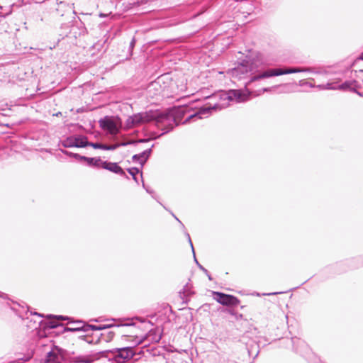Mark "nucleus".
I'll return each instance as SVG.
<instances>
[{
  "label": "nucleus",
  "mask_w": 363,
  "mask_h": 363,
  "mask_svg": "<svg viewBox=\"0 0 363 363\" xmlns=\"http://www.w3.org/2000/svg\"><path fill=\"white\" fill-rule=\"evenodd\" d=\"M232 77L238 80L248 79L245 82V86L250 85L252 82L272 77L283 74L313 72L311 67H284L274 69H259L257 62L252 60H244L237 67L229 71Z\"/></svg>",
  "instance_id": "obj_1"
},
{
  "label": "nucleus",
  "mask_w": 363,
  "mask_h": 363,
  "mask_svg": "<svg viewBox=\"0 0 363 363\" xmlns=\"http://www.w3.org/2000/svg\"><path fill=\"white\" fill-rule=\"evenodd\" d=\"M169 115L167 113L157 111H149L130 116L127 120V125L128 126H137L152 121H155L158 125L169 120Z\"/></svg>",
  "instance_id": "obj_2"
},
{
  "label": "nucleus",
  "mask_w": 363,
  "mask_h": 363,
  "mask_svg": "<svg viewBox=\"0 0 363 363\" xmlns=\"http://www.w3.org/2000/svg\"><path fill=\"white\" fill-rule=\"evenodd\" d=\"M99 353L101 357L112 359L116 363H124L132 359L135 355L133 349L130 347L104 350Z\"/></svg>",
  "instance_id": "obj_3"
},
{
  "label": "nucleus",
  "mask_w": 363,
  "mask_h": 363,
  "mask_svg": "<svg viewBox=\"0 0 363 363\" xmlns=\"http://www.w3.org/2000/svg\"><path fill=\"white\" fill-rule=\"evenodd\" d=\"M72 25L69 26L68 23H62L60 26V29H69V32H65L62 35L65 36L68 35V33L72 34L73 36L77 38L79 36L84 35L87 33L86 28L85 27L84 23L82 21L79 17L75 16L72 17Z\"/></svg>",
  "instance_id": "obj_4"
},
{
  "label": "nucleus",
  "mask_w": 363,
  "mask_h": 363,
  "mask_svg": "<svg viewBox=\"0 0 363 363\" xmlns=\"http://www.w3.org/2000/svg\"><path fill=\"white\" fill-rule=\"evenodd\" d=\"M80 324H82L80 327L77 328H65V331H69V332H84V333H89V332H93V331H100L103 330L107 328H111L112 327H120V326H129L133 325V324H121V325H114V324H107V325H91L88 323H85L84 322H78Z\"/></svg>",
  "instance_id": "obj_5"
},
{
  "label": "nucleus",
  "mask_w": 363,
  "mask_h": 363,
  "mask_svg": "<svg viewBox=\"0 0 363 363\" xmlns=\"http://www.w3.org/2000/svg\"><path fill=\"white\" fill-rule=\"evenodd\" d=\"M64 147H85L89 145L86 136L77 135L67 137L61 142Z\"/></svg>",
  "instance_id": "obj_6"
},
{
  "label": "nucleus",
  "mask_w": 363,
  "mask_h": 363,
  "mask_svg": "<svg viewBox=\"0 0 363 363\" xmlns=\"http://www.w3.org/2000/svg\"><path fill=\"white\" fill-rule=\"evenodd\" d=\"M213 298L223 306H236L240 303V300L230 294H225L222 292L213 291Z\"/></svg>",
  "instance_id": "obj_7"
},
{
  "label": "nucleus",
  "mask_w": 363,
  "mask_h": 363,
  "mask_svg": "<svg viewBox=\"0 0 363 363\" xmlns=\"http://www.w3.org/2000/svg\"><path fill=\"white\" fill-rule=\"evenodd\" d=\"M225 95V99L230 101L243 102L249 99L250 92L247 89H230Z\"/></svg>",
  "instance_id": "obj_8"
},
{
  "label": "nucleus",
  "mask_w": 363,
  "mask_h": 363,
  "mask_svg": "<svg viewBox=\"0 0 363 363\" xmlns=\"http://www.w3.org/2000/svg\"><path fill=\"white\" fill-rule=\"evenodd\" d=\"M150 139H140L137 141H130L128 143H122L114 144L111 145H104L99 143H89L90 147H92L94 149H101L104 150H114L120 146H125L129 144L138 143H145L149 141Z\"/></svg>",
  "instance_id": "obj_9"
},
{
  "label": "nucleus",
  "mask_w": 363,
  "mask_h": 363,
  "mask_svg": "<svg viewBox=\"0 0 363 363\" xmlns=\"http://www.w3.org/2000/svg\"><path fill=\"white\" fill-rule=\"evenodd\" d=\"M218 108V105L217 104H215L214 106L201 107L197 112L188 116L184 121V123H186L192 119L196 120L206 118L209 116L212 110L217 109Z\"/></svg>",
  "instance_id": "obj_10"
},
{
  "label": "nucleus",
  "mask_w": 363,
  "mask_h": 363,
  "mask_svg": "<svg viewBox=\"0 0 363 363\" xmlns=\"http://www.w3.org/2000/svg\"><path fill=\"white\" fill-rule=\"evenodd\" d=\"M65 350L55 346L46 357V363H61L65 359Z\"/></svg>",
  "instance_id": "obj_11"
},
{
  "label": "nucleus",
  "mask_w": 363,
  "mask_h": 363,
  "mask_svg": "<svg viewBox=\"0 0 363 363\" xmlns=\"http://www.w3.org/2000/svg\"><path fill=\"white\" fill-rule=\"evenodd\" d=\"M101 129L108 131L111 135H116L118 133V128L116 123L108 116L101 118L99 121Z\"/></svg>",
  "instance_id": "obj_12"
},
{
  "label": "nucleus",
  "mask_w": 363,
  "mask_h": 363,
  "mask_svg": "<svg viewBox=\"0 0 363 363\" xmlns=\"http://www.w3.org/2000/svg\"><path fill=\"white\" fill-rule=\"evenodd\" d=\"M57 8L55 9L56 12L60 16H64L67 14L72 13L75 16L77 13L74 10V4H69L65 1H57Z\"/></svg>",
  "instance_id": "obj_13"
},
{
  "label": "nucleus",
  "mask_w": 363,
  "mask_h": 363,
  "mask_svg": "<svg viewBox=\"0 0 363 363\" xmlns=\"http://www.w3.org/2000/svg\"><path fill=\"white\" fill-rule=\"evenodd\" d=\"M101 167L118 175L125 177L126 179H129L125 171L116 162L103 161Z\"/></svg>",
  "instance_id": "obj_14"
},
{
  "label": "nucleus",
  "mask_w": 363,
  "mask_h": 363,
  "mask_svg": "<svg viewBox=\"0 0 363 363\" xmlns=\"http://www.w3.org/2000/svg\"><path fill=\"white\" fill-rule=\"evenodd\" d=\"M358 87H359L358 82L356 80L353 79V80L345 81L342 84L338 85L337 89L338 90H344V91L349 90L352 92L356 93L359 96H362V94H361L360 92H359L357 90V88H358Z\"/></svg>",
  "instance_id": "obj_15"
},
{
  "label": "nucleus",
  "mask_w": 363,
  "mask_h": 363,
  "mask_svg": "<svg viewBox=\"0 0 363 363\" xmlns=\"http://www.w3.org/2000/svg\"><path fill=\"white\" fill-rule=\"evenodd\" d=\"M154 147V145H152L150 148H148L143 152H142L140 154L134 155L132 157V160L135 162H138L141 164V166H143L145 163L147 162L148 158L150 157L151 153H152V147Z\"/></svg>",
  "instance_id": "obj_16"
},
{
  "label": "nucleus",
  "mask_w": 363,
  "mask_h": 363,
  "mask_svg": "<svg viewBox=\"0 0 363 363\" xmlns=\"http://www.w3.org/2000/svg\"><path fill=\"white\" fill-rule=\"evenodd\" d=\"M68 360L70 363H91L93 358L90 355H79L70 357Z\"/></svg>",
  "instance_id": "obj_17"
},
{
  "label": "nucleus",
  "mask_w": 363,
  "mask_h": 363,
  "mask_svg": "<svg viewBox=\"0 0 363 363\" xmlns=\"http://www.w3.org/2000/svg\"><path fill=\"white\" fill-rule=\"evenodd\" d=\"M81 161H85L89 166L91 167H101L103 160L100 157H88L83 156L81 157Z\"/></svg>",
  "instance_id": "obj_18"
},
{
  "label": "nucleus",
  "mask_w": 363,
  "mask_h": 363,
  "mask_svg": "<svg viewBox=\"0 0 363 363\" xmlns=\"http://www.w3.org/2000/svg\"><path fill=\"white\" fill-rule=\"evenodd\" d=\"M185 234H186V236L188 238V241H189V242L190 244V246L191 247V250H192V252H193V255H194V259L195 262L196 263V264L198 265L199 269H201L207 275L208 279L211 280L212 278H211V276L209 274L208 271L206 268H204L201 264H199V262H198V260H197V259L196 257L195 252H194V246H193V244H192V242H191V240L189 234L188 233H185Z\"/></svg>",
  "instance_id": "obj_19"
},
{
  "label": "nucleus",
  "mask_w": 363,
  "mask_h": 363,
  "mask_svg": "<svg viewBox=\"0 0 363 363\" xmlns=\"http://www.w3.org/2000/svg\"><path fill=\"white\" fill-rule=\"evenodd\" d=\"M291 342L293 343L294 347L297 352H301V349H304L307 347V345L306 342L297 337H293L291 339Z\"/></svg>",
  "instance_id": "obj_20"
},
{
  "label": "nucleus",
  "mask_w": 363,
  "mask_h": 363,
  "mask_svg": "<svg viewBox=\"0 0 363 363\" xmlns=\"http://www.w3.org/2000/svg\"><path fill=\"white\" fill-rule=\"evenodd\" d=\"M80 338L86 341L89 344H94L99 342L100 340L99 335H96V340H94L92 332L86 333L85 335L79 336Z\"/></svg>",
  "instance_id": "obj_21"
},
{
  "label": "nucleus",
  "mask_w": 363,
  "mask_h": 363,
  "mask_svg": "<svg viewBox=\"0 0 363 363\" xmlns=\"http://www.w3.org/2000/svg\"><path fill=\"white\" fill-rule=\"evenodd\" d=\"M148 337H151V340L155 342H158L162 338L161 334L157 333L156 330H151L148 333Z\"/></svg>",
  "instance_id": "obj_22"
},
{
  "label": "nucleus",
  "mask_w": 363,
  "mask_h": 363,
  "mask_svg": "<svg viewBox=\"0 0 363 363\" xmlns=\"http://www.w3.org/2000/svg\"><path fill=\"white\" fill-rule=\"evenodd\" d=\"M317 87L322 90H336L337 89V86L335 85V83L333 82H328L325 84H320L318 85Z\"/></svg>",
  "instance_id": "obj_23"
},
{
  "label": "nucleus",
  "mask_w": 363,
  "mask_h": 363,
  "mask_svg": "<svg viewBox=\"0 0 363 363\" xmlns=\"http://www.w3.org/2000/svg\"><path fill=\"white\" fill-rule=\"evenodd\" d=\"M99 337H101L106 342H109L113 338L114 333L112 331H109L106 334L101 333Z\"/></svg>",
  "instance_id": "obj_24"
},
{
  "label": "nucleus",
  "mask_w": 363,
  "mask_h": 363,
  "mask_svg": "<svg viewBox=\"0 0 363 363\" xmlns=\"http://www.w3.org/2000/svg\"><path fill=\"white\" fill-rule=\"evenodd\" d=\"M60 151L64 154V155H66L70 157H73V158H75L76 160H79L81 161V157H82L83 156L77 154V153H73L72 152H69V151H67V150H60Z\"/></svg>",
  "instance_id": "obj_25"
},
{
  "label": "nucleus",
  "mask_w": 363,
  "mask_h": 363,
  "mask_svg": "<svg viewBox=\"0 0 363 363\" xmlns=\"http://www.w3.org/2000/svg\"><path fill=\"white\" fill-rule=\"evenodd\" d=\"M128 173L132 176L133 179L138 182V178L136 175L140 172V170L137 167H132L127 169Z\"/></svg>",
  "instance_id": "obj_26"
},
{
  "label": "nucleus",
  "mask_w": 363,
  "mask_h": 363,
  "mask_svg": "<svg viewBox=\"0 0 363 363\" xmlns=\"http://www.w3.org/2000/svg\"><path fill=\"white\" fill-rule=\"evenodd\" d=\"M182 294L184 295V296H189L191 294V292L190 291V289H189V286L188 284H186L184 289H183V291H182Z\"/></svg>",
  "instance_id": "obj_27"
},
{
  "label": "nucleus",
  "mask_w": 363,
  "mask_h": 363,
  "mask_svg": "<svg viewBox=\"0 0 363 363\" xmlns=\"http://www.w3.org/2000/svg\"><path fill=\"white\" fill-rule=\"evenodd\" d=\"M47 326L49 328H55L58 326V324L56 323L55 321H49L48 323H47Z\"/></svg>",
  "instance_id": "obj_28"
},
{
  "label": "nucleus",
  "mask_w": 363,
  "mask_h": 363,
  "mask_svg": "<svg viewBox=\"0 0 363 363\" xmlns=\"http://www.w3.org/2000/svg\"><path fill=\"white\" fill-rule=\"evenodd\" d=\"M48 318H57L58 320H60V319H62V320L69 319V318L63 317L62 315H48Z\"/></svg>",
  "instance_id": "obj_29"
},
{
  "label": "nucleus",
  "mask_w": 363,
  "mask_h": 363,
  "mask_svg": "<svg viewBox=\"0 0 363 363\" xmlns=\"http://www.w3.org/2000/svg\"><path fill=\"white\" fill-rule=\"evenodd\" d=\"M142 183H143V188L146 190V191L147 193H149L150 194H154V191L152 190H150L149 188L146 187V186H145L143 179H142Z\"/></svg>",
  "instance_id": "obj_30"
},
{
  "label": "nucleus",
  "mask_w": 363,
  "mask_h": 363,
  "mask_svg": "<svg viewBox=\"0 0 363 363\" xmlns=\"http://www.w3.org/2000/svg\"><path fill=\"white\" fill-rule=\"evenodd\" d=\"M135 45V38H133L130 43V49L132 50L134 48Z\"/></svg>",
  "instance_id": "obj_31"
},
{
  "label": "nucleus",
  "mask_w": 363,
  "mask_h": 363,
  "mask_svg": "<svg viewBox=\"0 0 363 363\" xmlns=\"http://www.w3.org/2000/svg\"><path fill=\"white\" fill-rule=\"evenodd\" d=\"M281 294V292L268 293V294H264L263 295L272 296V295H275V294Z\"/></svg>",
  "instance_id": "obj_32"
},
{
  "label": "nucleus",
  "mask_w": 363,
  "mask_h": 363,
  "mask_svg": "<svg viewBox=\"0 0 363 363\" xmlns=\"http://www.w3.org/2000/svg\"><path fill=\"white\" fill-rule=\"evenodd\" d=\"M172 129H173V126H172L169 129L164 130V131L161 134V135H164V134H165V133H167L168 132H169V131H170V130H172Z\"/></svg>",
  "instance_id": "obj_33"
},
{
  "label": "nucleus",
  "mask_w": 363,
  "mask_h": 363,
  "mask_svg": "<svg viewBox=\"0 0 363 363\" xmlns=\"http://www.w3.org/2000/svg\"><path fill=\"white\" fill-rule=\"evenodd\" d=\"M30 313L33 315H38L39 317H43V315L42 314L37 313V312H34V313L30 312Z\"/></svg>",
  "instance_id": "obj_34"
},
{
  "label": "nucleus",
  "mask_w": 363,
  "mask_h": 363,
  "mask_svg": "<svg viewBox=\"0 0 363 363\" xmlns=\"http://www.w3.org/2000/svg\"><path fill=\"white\" fill-rule=\"evenodd\" d=\"M172 216H174V218L182 225V226L183 228H184V225H183V223L178 219V218H177L173 213H172Z\"/></svg>",
  "instance_id": "obj_35"
},
{
  "label": "nucleus",
  "mask_w": 363,
  "mask_h": 363,
  "mask_svg": "<svg viewBox=\"0 0 363 363\" xmlns=\"http://www.w3.org/2000/svg\"><path fill=\"white\" fill-rule=\"evenodd\" d=\"M271 89L272 88H269V87L264 88V89H262V92L269 91L271 90Z\"/></svg>",
  "instance_id": "obj_36"
},
{
  "label": "nucleus",
  "mask_w": 363,
  "mask_h": 363,
  "mask_svg": "<svg viewBox=\"0 0 363 363\" xmlns=\"http://www.w3.org/2000/svg\"><path fill=\"white\" fill-rule=\"evenodd\" d=\"M7 296V295L4 293H2L0 291V297L3 298H6Z\"/></svg>",
  "instance_id": "obj_37"
},
{
  "label": "nucleus",
  "mask_w": 363,
  "mask_h": 363,
  "mask_svg": "<svg viewBox=\"0 0 363 363\" xmlns=\"http://www.w3.org/2000/svg\"><path fill=\"white\" fill-rule=\"evenodd\" d=\"M79 322H82V321L79 320ZM74 323L76 324V326L74 328L80 327L82 325V324L79 323L78 321L75 322Z\"/></svg>",
  "instance_id": "obj_38"
},
{
  "label": "nucleus",
  "mask_w": 363,
  "mask_h": 363,
  "mask_svg": "<svg viewBox=\"0 0 363 363\" xmlns=\"http://www.w3.org/2000/svg\"><path fill=\"white\" fill-rule=\"evenodd\" d=\"M358 60H362L363 61V52L361 53V55H359V57H358Z\"/></svg>",
  "instance_id": "obj_39"
},
{
  "label": "nucleus",
  "mask_w": 363,
  "mask_h": 363,
  "mask_svg": "<svg viewBox=\"0 0 363 363\" xmlns=\"http://www.w3.org/2000/svg\"><path fill=\"white\" fill-rule=\"evenodd\" d=\"M186 109V108H182L181 109V111H180V112H181L182 113H184L185 112Z\"/></svg>",
  "instance_id": "obj_40"
},
{
  "label": "nucleus",
  "mask_w": 363,
  "mask_h": 363,
  "mask_svg": "<svg viewBox=\"0 0 363 363\" xmlns=\"http://www.w3.org/2000/svg\"><path fill=\"white\" fill-rule=\"evenodd\" d=\"M45 0H36V3H43Z\"/></svg>",
  "instance_id": "obj_41"
},
{
  "label": "nucleus",
  "mask_w": 363,
  "mask_h": 363,
  "mask_svg": "<svg viewBox=\"0 0 363 363\" xmlns=\"http://www.w3.org/2000/svg\"><path fill=\"white\" fill-rule=\"evenodd\" d=\"M9 363H19L17 360L11 361Z\"/></svg>",
  "instance_id": "obj_42"
},
{
  "label": "nucleus",
  "mask_w": 363,
  "mask_h": 363,
  "mask_svg": "<svg viewBox=\"0 0 363 363\" xmlns=\"http://www.w3.org/2000/svg\"><path fill=\"white\" fill-rule=\"evenodd\" d=\"M133 4L135 5V4H138V2H133Z\"/></svg>",
  "instance_id": "obj_43"
}]
</instances>
